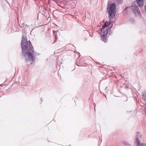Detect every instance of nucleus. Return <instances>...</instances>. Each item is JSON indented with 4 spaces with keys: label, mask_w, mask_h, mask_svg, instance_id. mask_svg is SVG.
<instances>
[{
    "label": "nucleus",
    "mask_w": 146,
    "mask_h": 146,
    "mask_svg": "<svg viewBox=\"0 0 146 146\" xmlns=\"http://www.w3.org/2000/svg\"><path fill=\"white\" fill-rule=\"evenodd\" d=\"M21 46L23 53L27 49L28 51L26 52L24 55L26 60L29 62H33L34 61L35 58L33 55V54H34L33 47L31 41L30 40L29 41L28 43L27 37L23 35L22 36Z\"/></svg>",
    "instance_id": "1"
},
{
    "label": "nucleus",
    "mask_w": 146,
    "mask_h": 146,
    "mask_svg": "<svg viewBox=\"0 0 146 146\" xmlns=\"http://www.w3.org/2000/svg\"><path fill=\"white\" fill-rule=\"evenodd\" d=\"M116 5L114 3L111 4L109 8L108 7L107 8V10H108V12L109 15L110 19H112L114 17L116 13Z\"/></svg>",
    "instance_id": "2"
},
{
    "label": "nucleus",
    "mask_w": 146,
    "mask_h": 146,
    "mask_svg": "<svg viewBox=\"0 0 146 146\" xmlns=\"http://www.w3.org/2000/svg\"><path fill=\"white\" fill-rule=\"evenodd\" d=\"M130 7L135 16L140 17H141V15L140 9L137 5H131Z\"/></svg>",
    "instance_id": "3"
},
{
    "label": "nucleus",
    "mask_w": 146,
    "mask_h": 146,
    "mask_svg": "<svg viewBox=\"0 0 146 146\" xmlns=\"http://www.w3.org/2000/svg\"><path fill=\"white\" fill-rule=\"evenodd\" d=\"M141 135L139 132H137L136 135V139L135 141V143L136 144H139V139L141 138Z\"/></svg>",
    "instance_id": "4"
},
{
    "label": "nucleus",
    "mask_w": 146,
    "mask_h": 146,
    "mask_svg": "<svg viewBox=\"0 0 146 146\" xmlns=\"http://www.w3.org/2000/svg\"><path fill=\"white\" fill-rule=\"evenodd\" d=\"M137 4L138 5L140 8H141L143 7L144 5L143 0H135Z\"/></svg>",
    "instance_id": "5"
},
{
    "label": "nucleus",
    "mask_w": 146,
    "mask_h": 146,
    "mask_svg": "<svg viewBox=\"0 0 146 146\" xmlns=\"http://www.w3.org/2000/svg\"><path fill=\"white\" fill-rule=\"evenodd\" d=\"M58 32H59L58 31H53V34L55 38V40L53 43V44H54L55 42L57 41V39L58 38L57 33Z\"/></svg>",
    "instance_id": "6"
},
{
    "label": "nucleus",
    "mask_w": 146,
    "mask_h": 146,
    "mask_svg": "<svg viewBox=\"0 0 146 146\" xmlns=\"http://www.w3.org/2000/svg\"><path fill=\"white\" fill-rule=\"evenodd\" d=\"M102 34H101V38L102 40L104 42H106V33H102Z\"/></svg>",
    "instance_id": "7"
},
{
    "label": "nucleus",
    "mask_w": 146,
    "mask_h": 146,
    "mask_svg": "<svg viewBox=\"0 0 146 146\" xmlns=\"http://www.w3.org/2000/svg\"><path fill=\"white\" fill-rule=\"evenodd\" d=\"M108 29L102 28L101 29V34H102V33H106L107 35L108 33Z\"/></svg>",
    "instance_id": "8"
},
{
    "label": "nucleus",
    "mask_w": 146,
    "mask_h": 146,
    "mask_svg": "<svg viewBox=\"0 0 146 146\" xmlns=\"http://www.w3.org/2000/svg\"><path fill=\"white\" fill-rule=\"evenodd\" d=\"M108 22H106L105 23V24H104V25L103 26L102 28L108 29Z\"/></svg>",
    "instance_id": "9"
},
{
    "label": "nucleus",
    "mask_w": 146,
    "mask_h": 146,
    "mask_svg": "<svg viewBox=\"0 0 146 146\" xmlns=\"http://www.w3.org/2000/svg\"><path fill=\"white\" fill-rule=\"evenodd\" d=\"M138 146H146V143H140V142H139V144H136Z\"/></svg>",
    "instance_id": "10"
},
{
    "label": "nucleus",
    "mask_w": 146,
    "mask_h": 146,
    "mask_svg": "<svg viewBox=\"0 0 146 146\" xmlns=\"http://www.w3.org/2000/svg\"><path fill=\"white\" fill-rule=\"evenodd\" d=\"M129 22L131 23H133L134 22V20L133 18H130L129 19Z\"/></svg>",
    "instance_id": "11"
},
{
    "label": "nucleus",
    "mask_w": 146,
    "mask_h": 146,
    "mask_svg": "<svg viewBox=\"0 0 146 146\" xmlns=\"http://www.w3.org/2000/svg\"><path fill=\"white\" fill-rule=\"evenodd\" d=\"M143 99L144 100L146 98V93H143L142 95Z\"/></svg>",
    "instance_id": "12"
},
{
    "label": "nucleus",
    "mask_w": 146,
    "mask_h": 146,
    "mask_svg": "<svg viewBox=\"0 0 146 146\" xmlns=\"http://www.w3.org/2000/svg\"><path fill=\"white\" fill-rule=\"evenodd\" d=\"M117 2L119 3H122V0H116Z\"/></svg>",
    "instance_id": "13"
},
{
    "label": "nucleus",
    "mask_w": 146,
    "mask_h": 146,
    "mask_svg": "<svg viewBox=\"0 0 146 146\" xmlns=\"http://www.w3.org/2000/svg\"><path fill=\"white\" fill-rule=\"evenodd\" d=\"M124 144H125V146H131L130 144H129V143H127V142H126Z\"/></svg>",
    "instance_id": "14"
},
{
    "label": "nucleus",
    "mask_w": 146,
    "mask_h": 146,
    "mask_svg": "<svg viewBox=\"0 0 146 146\" xmlns=\"http://www.w3.org/2000/svg\"><path fill=\"white\" fill-rule=\"evenodd\" d=\"M128 7H128V6L126 7H125V9H124V11H126Z\"/></svg>",
    "instance_id": "15"
},
{
    "label": "nucleus",
    "mask_w": 146,
    "mask_h": 146,
    "mask_svg": "<svg viewBox=\"0 0 146 146\" xmlns=\"http://www.w3.org/2000/svg\"><path fill=\"white\" fill-rule=\"evenodd\" d=\"M111 22L108 23V26H109L110 25H111Z\"/></svg>",
    "instance_id": "16"
},
{
    "label": "nucleus",
    "mask_w": 146,
    "mask_h": 146,
    "mask_svg": "<svg viewBox=\"0 0 146 146\" xmlns=\"http://www.w3.org/2000/svg\"><path fill=\"white\" fill-rule=\"evenodd\" d=\"M145 10V12L146 13V4L145 5L144 7Z\"/></svg>",
    "instance_id": "17"
},
{
    "label": "nucleus",
    "mask_w": 146,
    "mask_h": 146,
    "mask_svg": "<svg viewBox=\"0 0 146 146\" xmlns=\"http://www.w3.org/2000/svg\"><path fill=\"white\" fill-rule=\"evenodd\" d=\"M144 101L145 102V106H146V98L144 100Z\"/></svg>",
    "instance_id": "18"
},
{
    "label": "nucleus",
    "mask_w": 146,
    "mask_h": 146,
    "mask_svg": "<svg viewBox=\"0 0 146 146\" xmlns=\"http://www.w3.org/2000/svg\"><path fill=\"white\" fill-rule=\"evenodd\" d=\"M0 86H2V84H1L0 85Z\"/></svg>",
    "instance_id": "19"
},
{
    "label": "nucleus",
    "mask_w": 146,
    "mask_h": 146,
    "mask_svg": "<svg viewBox=\"0 0 146 146\" xmlns=\"http://www.w3.org/2000/svg\"><path fill=\"white\" fill-rule=\"evenodd\" d=\"M111 28V27L110 28V29Z\"/></svg>",
    "instance_id": "20"
}]
</instances>
